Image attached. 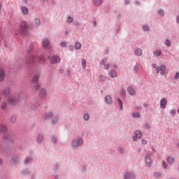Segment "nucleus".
<instances>
[{
    "label": "nucleus",
    "instance_id": "40",
    "mask_svg": "<svg viewBox=\"0 0 179 179\" xmlns=\"http://www.w3.org/2000/svg\"><path fill=\"white\" fill-rule=\"evenodd\" d=\"M171 42H170L169 40H166L165 42L166 45H167V47H170L171 45Z\"/></svg>",
    "mask_w": 179,
    "mask_h": 179
},
{
    "label": "nucleus",
    "instance_id": "39",
    "mask_svg": "<svg viewBox=\"0 0 179 179\" xmlns=\"http://www.w3.org/2000/svg\"><path fill=\"white\" fill-rule=\"evenodd\" d=\"M143 29L144 31H148L149 30V27H148L147 25H143Z\"/></svg>",
    "mask_w": 179,
    "mask_h": 179
},
{
    "label": "nucleus",
    "instance_id": "46",
    "mask_svg": "<svg viewBox=\"0 0 179 179\" xmlns=\"http://www.w3.org/2000/svg\"><path fill=\"white\" fill-rule=\"evenodd\" d=\"M162 166L164 169H167V166L166 165V162L164 161L162 162Z\"/></svg>",
    "mask_w": 179,
    "mask_h": 179
},
{
    "label": "nucleus",
    "instance_id": "26",
    "mask_svg": "<svg viewBox=\"0 0 179 179\" xmlns=\"http://www.w3.org/2000/svg\"><path fill=\"white\" fill-rule=\"evenodd\" d=\"M164 73H166V66H162L160 67V74L161 75H164Z\"/></svg>",
    "mask_w": 179,
    "mask_h": 179
},
{
    "label": "nucleus",
    "instance_id": "44",
    "mask_svg": "<svg viewBox=\"0 0 179 179\" xmlns=\"http://www.w3.org/2000/svg\"><path fill=\"white\" fill-rule=\"evenodd\" d=\"M176 113H177V112L176 111V110L173 109L172 110H171L170 114H171V115H176Z\"/></svg>",
    "mask_w": 179,
    "mask_h": 179
},
{
    "label": "nucleus",
    "instance_id": "55",
    "mask_svg": "<svg viewBox=\"0 0 179 179\" xmlns=\"http://www.w3.org/2000/svg\"><path fill=\"white\" fill-rule=\"evenodd\" d=\"M108 68H110V66H108V64H106L105 69H108Z\"/></svg>",
    "mask_w": 179,
    "mask_h": 179
},
{
    "label": "nucleus",
    "instance_id": "24",
    "mask_svg": "<svg viewBox=\"0 0 179 179\" xmlns=\"http://www.w3.org/2000/svg\"><path fill=\"white\" fill-rule=\"evenodd\" d=\"M44 139V137L43 136V135H38L37 136L36 141L38 142V143H41V142H43Z\"/></svg>",
    "mask_w": 179,
    "mask_h": 179
},
{
    "label": "nucleus",
    "instance_id": "41",
    "mask_svg": "<svg viewBox=\"0 0 179 179\" xmlns=\"http://www.w3.org/2000/svg\"><path fill=\"white\" fill-rule=\"evenodd\" d=\"M89 118H90V117L89 116V114H85L84 115V120H85V121H87Z\"/></svg>",
    "mask_w": 179,
    "mask_h": 179
},
{
    "label": "nucleus",
    "instance_id": "27",
    "mask_svg": "<svg viewBox=\"0 0 179 179\" xmlns=\"http://www.w3.org/2000/svg\"><path fill=\"white\" fill-rule=\"evenodd\" d=\"M152 68L155 69V71H157V73H159V72H160V68L158 67L157 64H152Z\"/></svg>",
    "mask_w": 179,
    "mask_h": 179
},
{
    "label": "nucleus",
    "instance_id": "51",
    "mask_svg": "<svg viewBox=\"0 0 179 179\" xmlns=\"http://www.w3.org/2000/svg\"><path fill=\"white\" fill-rule=\"evenodd\" d=\"M29 48H30L31 51L33 50H34V45L31 44V45H30Z\"/></svg>",
    "mask_w": 179,
    "mask_h": 179
},
{
    "label": "nucleus",
    "instance_id": "10",
    "mask_svg": "<svg viewBox=\"0 0 179 179\" xmlns=\"http://www.w3.org/2000/svg\"><path fill=\"white\" fill-rule=\"evenodd\" d=\"M20 27H21L22 30H23V31H26V29H27V27H29V24H27V22L24 21V22H21Z\"/></svg>",
    "mask_w": 179,
    "mask_h": 179
},
{
    "label": "nucleus",
    "instance_id": "29",
    "mask_svg": "<svg viewBox=\"0 0 179 179\" xmlns=\"http://www.w3.org/2000/svg\"><path fill=\"white\" fill-rule=\"evenodd\" d=\"M136 55H138V57L142 55V50L141 49H136L135 51Z\"/></svg>",
    "mask_w": 179,
    "mask_h": 179
},
{
    "label": "nucleus",
    "instance_id": "31",
    "mask_svg": "<svg viewBox=\"0 0 179 179\" xmlns=\"http://www.w3.org/2000/svg\"><path fill=\"white\" fill-rule=\"evenodd\" d=\"M82 48V44L80 43H76L75 45L76 50H80Z\"/></svg>",
    "mask_w": 179,
    "mask_h": 179
},
{
    "label": "nucleus",
    "instance_id": "7",
    "mask_svg": "<svg viewBox=\"0 0 179 179\" xmlns=\"http://www.w3.org/2000/svg\"><path fill=\"white\" fill-rule=\"evenodd\" d=\"M1 93L3 96H9V94H10V88H9V87H7L3 89L1 92Z\"/></svg>",
    "mask_w": 179,
    "mask_h": 179
},
{
    "label": "nucleus",
    "instance_id": "60",
    "mask_svg": "<svg viewBox=\"0 0 179 179\" xmlns=\"http://www.w3.org/2000/svg\"><path fill=\"white\" fill-rule=\"evenodd\" d=\"M0 164H2V160L0 159Z\"/></svg>",
    "mask_w": 179,
    "mask_h": 179
},
{
    "label": "nucleus",
    "instance_id": "22",
    "mask_svg": "<svg viewBox=\"0 0 179 179\" xmlns=\"http://www.w3.org/2000/svg\"><path fill=\"white\" fill-rule=\"evenodd\" d=\"M0 131L1 132H6V131H8V127H6V125L5 124H1L0 126Z\"/></svg>",
    "mask_w": 179,
    "mask_h": 179
},
{
    "label": "nucleus",
    "instance_id": "48",
    "mask_svg": "<svg viewBox=\"0 0 179 179\" xmlns=\"http://www.w3.org/2000/svg\"><path fill=\"white\" fill-rule=\"evenodd\" d=\"M148 143V141L145 140V139H143L142 140V144L143 145H146Z\"/></svg>",
    "mask_w": 179,
    "mask_h": 179
},
{
    "label": "nucleus",
    "instance_id": "38",
    "mask_svg": "<svg viewBox=\"0 0 179 179\" xmlns=\"http://www.w3.org/2000/svg\"><path fill=\"white\" fill-rule=\"evenodd\" d=\"M35 23L36 26H40V19L37 18L35 20Z\"/></svg>",
    "mask_w": 179,
    "mask_h": 179
},
{
    "label": "nucleus",
    "instance_id": "56",
    "mask_svg": "<svg viewBox=\"0 0 179 179\" xmlns=\"http://www.w3.org/2000/svg\"><path fill=\"white\" fill-rule=\"evenodd\" d=\"M119 150H120V153H124V149L120 148Z\"/></svg>",
    "mask_w": 179,
    "mask_h": 179
},
{
    "label": "nucleus",
    "instance_id": "20",
    "mask_svg": "<svg viewBox=\"0 0 179 179\" xmlns=\"http://www.w3.org/2000/svg\"><path fill=\"white\" fill-rule=\"evenodd\" d=\"M109 76H110V78H117V72L114 70L110 71L109 72Z\"/></svg>",
    "mask_w": 179,
    "mask_h": 179
},
{
    "label": "nucleus",
    "instance_id": "16",
    "mask_svg": "<svg viewBox=\"0 0 179 179\" xmlns=\"http://www.w3.org/2000/svg\"><path fill=\"white\" fill-rule=\"evenodd\" d=\"M39 96H41L42 98L45 97V96H47V91H45V89H41L39 92Z\"/></svg>",
    "mask_w": 179,
    "mask_h": 179
},
{
    "label": "nucleus",
    "instance_id": "21",
    "mask_svg": "<svg viewBox=\"0 0 179 179\" xmlns=\"http://www.w3.org/2000/svg\"><path fill=\"white\" fill-rule=\"evenodd\" d=\"M6 107H8V103H6V101L2 102L1 105V110L5 111V110H6Z\"/></svg>",
    "mask_w": 179,
    "mask_h": 179
},
{
    "label": "nucleus",
    "instance_id": "62",
    "mask_svg": "<svg viewBox=\"0 0 179 179\" xmlns=\"http://www.w3.org/2000/svg\"><path fill=\"white\" fill-rule=\"evenodd\" d=\"M1 96H0V103H1Z\"/></svg>",
    "mask_w": 179,
    "mask_h": 179
},
{
    "label": "nucleus",
    "instance_id": "37",
    "mask_svg": "<svg viewBox=\"0 0 179 179\" xmlns=\"http://www.w3.org/2000/svg\"><path fill=\"white\" fill-rule=\"evenodd\" d=\"M81 64H82L83 68H86V60L85 59H83Z\"/></svg>",
    "mask_w": 179,
    "mask_h": 179
},
{
    "label": "nucleus",
    "instance_id": "1",
    "mask_svg": "<svg viewBox=\"0 0 179 179\" xmlns=\"http://www.w3.org/2000/svg\"><path fill=\"white\" fill-rule=\"evenodd\" d=\"M8 103L11 104V106H17L19 99L16 96H11L8 99Z\"/></svg>",
    "mask_w": 179,
    "mask_h": 179
},
{
    "label": "nucleus",
    "instance_id": "49",
    "mask_svg": "<svg viewBox=\"0 0 179 179\" xmlns=\"http://www.w3.org/2000/svg\"><path fill=\"white\" fill-rule=\"evenodd\" d=\"M159 15H161L162 16H163V15H164V12L163 10H159L158 11Z\"/></svg>",
    "mask_w": 179,
    "mask_h": 179
},
{
    "label": "nucleus",
    "instance_id": "53",
    "mask_svg": "<svg viewBox=\"0 0 179 179\" xmlns=\"http://www.w3.org/2000/svg\"><path fill=\"white\" fill-rule=\"evenodd\" d=\"M59 73H60V74L64 73V69H60L59 70Z\"/></svg>",
    "mask_w": 179,
    "mask_h": 179
},
{
    "label": "nucleus",
    "instance_id": "32",
    "mask_svg": "<svg viewBox=\"0 0 179 179\" xmlns=\"http://www.w3.org/2000/svg\"><path fill=\"white\" fill-rule=\"evenodd\" d=\"M160 54H162V51H160V50H155L154 52V55L155 57H159V55H160Z\"/></svg>",
    "mask_w": 179,
    "mask_h": 179
},
{
    "label": "nucleus",
    "instance_id": "23",
    "mask_svg": "<svg viewBox=\"0 0 179 179\" xmlns=\"http://www.w3.org/2000/svg\"><path fill=\"white\" fill-rule=\"evenodd\" d=\"M35 90L38 91L41 89V85L38 83H34Z\"/></svg>",
    "mask_w": 179,
    "mask_h": 179
},
{
    "label": "nucleus",
    "instance_id": "59",
    "mask_svg": "<svg viewBox=\"0 0 179 179\" xmlns=\"http://www.w3.org/2000/svg\"><path fill=\"white\" fill-rule=\"evenodd\" d=\"M2 9V6L0 5V10Z\"/></svg>",
    "mask_w": 179,
    "mask_h": 179
},
{
    "label": "nucleus",
    "instance_id": "5",
    "mask_svg": "<svg viewBox=\"0 0 179 179\" xmlns=\"http://www.w3.org/2000/svg\"><path fill=\"white\" fill-rule=\"evenodd\" d=\"M145 163H146V165L148 166V167H150L152 166V157H150V155L149 154H148L146 156H145Z\"/></svg>",
    "mask_w": 179,
    "mask_h": 179
},
{
    "label": "nucleus",
    "instance_id": "57",
    "mask_svg": "<svg viewBox=\"0 0 179 179\" xmlns=\"http://www.w3.org/2000/svg\"><path fill=\"white\" fill-rule=\"evenodd\" d=\"M104 62H105L104 60H101V65L104 64Z\"/></svg>",
    "mask_w": 179,
    "mask_h": 179
},
{
    "label": "nucleus",
    "instance_id": "42",
    "mask_svg": "<svg viewBox=\"0 0 179 179\" xmlns=\"http://www.w3.org/2000/svg\"><path fill=\"white\" fill-rule=\"evenodd\" d=\"M39 59H40V61H43V62L45 61V59L44 58V55H41L39 57Z\"/></svg>",
    "mask_w": 179,
    "mask_h": 179
},
{
    "label": "nucleus",
    "instance_id": "30",
    "mask_svg": "<svg viewBox=\"0 0 179 179\" xmlns=\"http://www.w3.org/2000/svg\"><path fill=\"white\" fill-rule=\"evenodd\" d=\"M132 117H134V118H139V117H141V113H132Z\"/></svg>",
    "mask_w": 179,
    "mask_h": 179
},
{
    "label": "nucleus",
    "instance_id": "50",
    "mask_svg": "<svg viewBox=\"0 0 179 179\" xmlns=\"http://www.w3.org/2000/svg\"><path fill=\"white\" fill-rule=\"evenodd\" d=\"M61 45H62V47H66V43H65V42H62V43H61Z\"/></svg>",
    "mask_w": 179,
    "mask_h": 179
},
{
    "label": "nucleus",
    "instance_id": "13",
    "mask_svg": "<svg viewBox=\"0 0 179 179\" xmlns=\"http://www.w3.org/2000/svg\"><path fill=\"white\" fill-rule=\"evenodd\" d=\"M38 79H40V75L36 74L34 76V78L31 80V83L33 84L34 83H38Z\"/></svg>",
    "mask_w": 179,
    "mask_h": 179
},
{
    "label": "nucleus",
    "instance_id": "19",
    "mask_svg": "<svg viewBox=\"0 0 179 179\" xmlns=\"http://www.w3.org/2000/svg\"><path fill=\"white\" fill-rule=\"evenodd\" d=\"M127 92L129 94H130L131 96H134L135 94V90H134V88L131 87L127 88Z\"/></svg>",
    "mask_w": 179,
    "mask_h": 179
},
{
    "label": "nucleus",
    "instance_id": "6",
    "mask_svg": "<svg viewBox=\"0 0 179 179\" xmlns=\"http://www.w3.org/2000/svg\"><path fill=\"white\" fill-rule=\"evenodd\" d=\"M142 138V131H136L134 133V141H138Z\"/></svg>",
    "mask_w": 179,
    "mask_h": 179
},
{
    "label": "nucleus",
    "instance_id": "34",
    "mask_svg": "<svg viewBox=\"0 0 179 179\" xmlns=\"http://www.w3.org/2000/svg\"><path fill=\"white\" fill-rule=\"evenodd\" d=\"M117 101H118V103H119V106H120V110H122V101H121V99H117Z\"/></svg>",
    "mask_w": 179,
    "mask_h": 179
},
{
    "label": "nucleus",
    "instance_id": "36",
    "mask_svg": "<svg viewBox=\"0 0 179 179\" xmlns=\"http://www.w3.org/2000/svg\"><path fill=\"white\" fill-rule=\"evenodd\" d=\"M73 22V18H72L71 17H69L67 18V23H72Z\"/></svg>",
    "mask_w": 179,
    "mask_h": 179
},
{
    "label": "nucleus",
    "instance_id": "2",
    "mask_svg": "<svg viewBox=\"0 0 179 179\" xmlns=\"http://www.w3.org/2000/svg\"><path fill=\"white\" fill-rule=\"evenodd\" d=\"M71 145L73 148H78V146H82L83 145V139L82 138H78L72 141Z\"/></svg>",
    "mask_w": 179,
    "mask_h": 179
},
{
    "label": "nucleus",
    "instance_id": "33",
    "mask_svg": "<svg viewBox=\"0 0 179 179\" xmlns=\"http://www.w3.org/2000/svg\"><path fill=\"white\" fill-rule=\"evenodd\" d=\"M101 80H102V82H106V80H107V77L103 76V75H101L99 76Z\"/></svg>",
    "mask_w": 179,
    "mask_h": 179
},
{
    "label": "nucleus",
    "instance_id": "3",
    "mask_svg": "<svg viewBox=\"0 0 179 179\" xmlns=\"http://www.w3.org/2000/svg\"><path fill=\"white\" fill-rule=\"evenodd\" d=\"M48 59H50L51 64H59V62H61V58H59L58 56L49 57Z\"/></svg>",
    "mask_w": 179,
    "mask_h": 179
},
{
    "label": "nucleus",
    "instance_id": "58",
    "mask_svg": "<svg viewBox=\"0 0 179 179\" xmlns=\"http://www.w3.org/2000/svg\"><path fill=\"white\" fill-rule=\"evenodd\" d=\"M123 96L125 94V92L122 91Z\"/></svg>",
    "mask_w": 179,
    "mask_h": 179
},
{
    "label": "nucleus",
    "instance_id": "17",
    "mask_svg": "<svg viewBox=\"0 0 179 179\" xmlns=\"http://www.w3.org/2000/svg\"><path fill=\"white\" fill-rule=\"evenodd\" d=\"M105 101L106 103H107L108 104H111V103H113V98H111L110 96L108 95L106 96L105 98Z\"/></svg>",
    "mask_w": 179,
    "mask_h": 179
},
{
    "label": "nucleus",
    "instance_id": "61",
    "mask_svg": "<svg viewBox=\"0 0 179 179\" xmlns=\"http://www.w3.org/2000/svg\"><path fill=\"white\" fill-rule=\"evenodd\" d=\"M135 71H136V67H134Z\"/></svg>",
    "mask_w": 179,
    "mask_h": 179
},
{
    "label": "nucleus",
    "instance_id": "25",
    "mask_svg": "<svg viewBox=\"0 0 179 179\" xmlns=\"http://www.w3.org/2000/svg\"><path fill=\"white\" fill-rule=\"evenodd\" d=\"M93 3H94V5H96V6H100V4L103 3V1H101V0H94Z\"/></svg>",
    "mask_w": 179,
    "mask_h": 179
},
{
    "label": "nucleus",
    "instance_id": "4",
    "mask_svg": "<svg viewBox=\"0 0 179 179\" xmlns=\"http://www.w3.org/2000/svg\"><path fill=\"white\" fill-rule=\"evenodd\" d=\"M35 58L36 56H34L33 53L29 54L27 59V64H33L34 62Z\"/></svg>",
    "mask_w": 179,
    "mask_h": 179
},
{
    "label": "nucleus",
    "instance_id": "18",
    "mask_svg": "<svg viewBox=\"0 0 179 179\" xmlns=\"http://www.w3.org/2000/svg\"><path fill=\"white\" fill-rule=\"evenodd\" d=\"M59 118V115H56L52 118V124H57L58 122V120Z\"/></svg>",
    "mask_w": 179,
    "mask_h": 179
},
{
    "label": "nucleus",
    "instance_id": "63",
    "mask_svg": "<svg viewBox=\"0 0 179 179\" xmlns=\"http://www.w3.org/2000/svg\"><path fill=\"white\" fill-rule=\"evenodd\" d=\"M43 1H47V0H43Z\"/></svg>",
    "mask_w": 179,
    "mask_h": 179
},
{
    "label": "nucleus",
    "instance_id": "14",
    "mask_svg": "<svg viewBox=\"0 0 179 179\" xmlns=\"http://www.w3.org/2000/svg\"><path fill=\"white\" fill-rule=\"evenodd\" d=\"M125 179H135V174L134 173H126Z\"/></svg>",
    "mask_w": 179,
    "mask_h": 179
},
{
    "label": "nucleus",
    "instance_id": "43",
    "mask_svg": "<svg viewBox=\"0 0 179 179\" xmlns=\"http://www.w3.org/2000/svg\"><path fill=\"white\" fill-rule=\"evenodd\" d=\"M11 122L14 124V122H16V117L12 116L11 117Z\"/></svg>",
    "mask_w": 179,
    "mask_h": 179
},
{
    "label": "nucleus",
    "instance_id": "45",
    "mask_svg": "<svg viewBox=\"0 0 179 179\" xmlns=\"http://www.w3.org/2000/svg\"><path fill=\"white\" fill-rule=\"evenodd\" d=\"M51 139L53 143H55L57 142V138H55V136H52Z\"/></svg>",
    "mask_w": 179,
    "mask_h": 179
},
{
    "label": "nucleus",
    "instance_id": "8",
    "mask_svg": "<svg viewBox=\"0 0 179 179\" xmlns=\"http://www.w3.org/2000/svg\"><path fill=\"white\" fill-rule=\"evenodd\" d=\"M166 106H167V99L163 98L160 101V107L161 108H166Z\"/></svg>",
    "mask_w": 179,
    "mask_h": 179
},
{
    "label": "nucleus",
    "instance_id": "15",
    "mask_svg": "<svg viewBox=\"0 0 179 179\" xmlns=\"http://www.w3.org/2000/svg\"><path fill=\"white\" fill-rule=\"evenodd\" d=\"M5 78V71L2 69H0V82H2Z\"/></svg>",
    "mask_w": 179,
    "mask_h": 179
},
{
    "label": "nucleus",
    "instance_id": "11",
    "mask_svg": "<svg viewBox=\"0 0 179 179\" xmlns=\"http://www.w3.org/2000/svg\"><path fill=\"white\" fill-rule=\"evenodd\" d=\"M42 45H43V48H48V47L50 45V41H48V39H44L42 41Z\"/></svg>",
    "mask_w": 179,
    "mask_h": 179
},
{
    "label": "nucleus",
    "instance_id": "52",
    "mask_svg": "<svg viewBox=\"0 0 179 179\" xmlns=\"http://www.w3.org/2000/svg\"><path fill=\"white\" fill-rule=\"evenodd\" d=\"M69 50L70 51H73V45H70L69 46Z\"/></svg>",
    "mask_w": 179,
    "mask_h": 179
},
{
    "label": "nucleus",
    "instance_id": "47",
    "mask_svg": "<svg viewBox=\"0 0 179 179\" xmlns=\"http://www.w3.org/2000/svg\"><path fill=\"white\" fill-rule=\"evenodd\" d=\"M174 78H175V79L178 80V78H179V73H178V72H177V73H176Z\"/></svg>",
    "mask_w": 179,
    "mask_h": 179
},
{
    "label": "nucleus",
    "instance_id": "28",
    "mask_svg": "<svg viewBox=\"0 0 179 179\" xmlns=\"http://www.w3.org/2000/svg\"><path fill=\"white\" fill-rule=\"evenodd\" d=\"M167 162L168 163H169L170 164H172L174 162V158L173 157H169L167 158Z\"/></svg>",
    "mask_w": 179,
    "mask_h": 179
},
{
    "label": "nucleus",
    "instance_id": "12",
    "mask_svg": "<svg viewBox=\"0 0 179 179\" xmlns=\"http://www.w3.org/2000/svg\"><path fill=\"white\" fill-rule=\"evenodd\" d=\"M21 12L22 15H29V8L26 6L21 7Z\"/></svg>",
    "mask_w": 179,
    "mask_h": 179
},
{
    "label": "nucleus",
    "instance_id": "35",
    "mask_svg": "<svg viewBox=\"0 0 179 179\" xmlns=\"http://www.w3.org/2000/svg\"><path fill=\"white\" fill-rule=\"evenodd\" d=\"M30 162H31V157L27 158L24 161V164H29V163H30Z\"/></svg>",
    "mask_w": 179,
    "mask_h": 179
},
{
    "label": "nucleus",
    "instance_id": "9",
    "mask_svg": "<svg viewBox=\"0 0 179 179\" xmlns=\"http://www.w3.org/2000/svg\"><path fill=\"white\" fill-rule=\"evenodd\" d=\"M52 117H54V114L51 112L46 113L43 115L44 120H51Z\"/></svg>",
    "mask_w": 179,
    "mask_h": 179
},
{
    "label": "nucleus",
    "instance_id": "54",
    "mask_svg": "<svg viewBox=\"0 0 179 179\" xmlns=\"http://www.w3.org/2000/svg\"><path fill=\"white\" fill-rule=\"evenodd\" d=\"M146 129H149L150 128V124H145Z\"/></svg>",
    "mask_w": 179,
    "mask_h": 179
}]
</instances>
